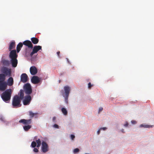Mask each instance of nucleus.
<instances>
[{"label":"nucleus","mask_w":154,"mask_h":154,"mask_svg":"<svg viewBox=\"0 0 154 154\" xmlns=\"http://www.w3.org/2000/svg\"><path fill=\"white\" fill-rule=\"evenodd\" d=\"M37 145L36 142L33 141L31 143V146L32 148H35L36 146H37Z\"/></svg>","instance_id":"29"},{"label":"nucleus","mask_w":154,"mask_h":154,"mask_svg":"<svg viewBox=\"0 0 154 154\" xmlns=\"http://www.w3.org/2000/svg\"><path fill=\"white\" fill-rule=\"evenodd\" d=\"M42 48V46H35L33 48L32 52L30 54V57H32L34 54L37 53L39 50H41Z\"/></svg>","instance_id":"7"},{"label":"nucleus","mask_w":154,"mask_h":154,"mask_svg":"<svg viewBox=\"0 0 154 154\" xmlns=\"http://www.w3.org/2000/svg\"><path fill=\"white\" fill-rule=\"evenodd\" d=\"M23 46V44L21 42H20L18 44L17 46V53L19 52Z\"/></svg>","instance_id":"18"},{"label":"nucleus","mask_w":154,"mask_h":154,"mask_svg":"<svg viewBox=\"0 0 154 154\" xmlns=\"http://www.w3.org/2000/svg\"><path fill=\"white\" fill-rule=\"evenodd\" d=\"M29 115L31 118H32L35 115H36L37 114V113H34L32 111H29Z\"/></svg>","instance_id":"27"},{"label":"nucleus","mask_w":154,"mask_h":154,"mask_svg":"<svg viewBox=\"0 0 154 154\" xmlns=\"http://www.w3.org/2000/svg\"><path fill=\"white\" fill-rule=\"evenodd\" d=\"M63 96L65 97V100L66 104H68V99L69 96H65L64 94H62Z\"/></svg>","instance_id":"28"},{"label":"nucleus","mask_w":154,"mask_h":154,"mask_svg":"<svg viewBox=\"0 0 154 154\" xmlns=\"http://www.w3.org/2000/svg\"><path fill=\"white\" fill-rule=\"evenodd\" d=\"M24 91L25 94L29 95L32 92V90L30 85L29 83H26L23 86Z\"/></svg>","instance_id":"4"},{"label":"nucleus","mask_w":154,"mask_h":154,"mask_svg":"<svg viewBox=\"0 0 154 154\" xmlns=\"http://www.w3.org/2000/svg\"><path fill=\"white\" fill-rule=\"evenodd\" d=\"M5 79L6 77L5 76V75L3 74H0V82H5Z\"/></svg>","instance_id":"20"},{"label":"nucleus","mask_w":154,"mask_h":154,"mask_svg":"<svg viewBox=\"0 0 154 154\" xmlns=\"http://www.w3.org/2000/svg\"><path fill=\"white\" fill-rule=\"evenodd\" d=\"M30 72L32 75H34L37 73L38 71L35 66H32L30 68Z\"/></svg>","instance_id":"15"},{"label":"nucleus","mask_w":154,"mask_h":154,"mask_svg":"<svg viewBox=\"0 0 154 154\" xmlns=\"http://www.w3.org/2000/svg\"><path fill=\"white\" fill-rule=\"evenodd\" d=\"M36 143H37V147H39L41 144V141L40 139H38L37 140H36L35 141Z\"/></svg>","instance_id":"25"},{"label":"nucleus","mask_w":154,"mask_h":154,"mask_svg":"<svg viewBox=\"0 0 154 154\" xmlns=\"http://www.w3.org/2000/svg\"><path fill=\"white\" fill-rule=\"evenodd\" d=\"M153 126V125H145L144 124H141L140 125V127H143L144 128H152Z\"/></svg>","instance_id":"24"},{"label":"nucleus","mask_w":154,"mask_h":154,"mask_svg":"<svg viewBox=\"0 0 154 154\" xmlns=\"http://www.w3.org/2000/svg\"><path fill=\"white\" fill-rule=\"evenodd\" d=\"M32 42L34 44H37L39 41V40L35 37H32L31 38Z\"/></svg>","instance_id":"19"},{"label":"nucleus","mask_w":154,"mask_h":154,"mask_svg":"<svg viewBox=\"0 0 154 154\" xmlns=\"http://www.w3.org/2000/svg\"><path fill=\"white\" fill-rule=\"evenodd\" d=\"M31 125H25L23 126L24 130L26 131H28L31 128Z\"/></svg>","instance_id":"22"},{"label":"nucleus","mask_w":154,"mask_h":154,"mask_svg":"<svg viewBox=\"0 0 154 154\" xmlns=\"http://www.w3.org/2000/svg\"><path fill=\"white\" fill-rule=\"evenodd\" d=\"M64 93H63V94H64L65 96H69L70 91V88L68 86H65L64 87Z\"/></svg>","instance_id":"12"},{"label":"nucleus","mask_w":154,"mask_h":154,"mask_svg":"<svg viewBox=\"0 0 154 154\" xmlns=\"http://www.w3.org/2000/svg\"><path fill=\"white\" fill-rule=\"evenodd\" d=\"M61 111L64 115H66L67 114V111L65 108H62L61 109Z\"/></svg>","instance_id":"26"},{"label":"nucleus","mask_w":154,"mask_h":154,"mask_svg":"<svg viewBox=\"0 0 154 154\" xmlns=\"http://www.w3.org/2000/svg\"><path fill=\"white\" fill-rule=\"evenodd\" d=\"M23 44L28 47L29 48H30L31 49L33 48V45L32 42L29 40H27L24 41L23 42Z\"/></svg>","instance_id":"10"},{"label":"nucleus","mask_w":154,"mask_h":154,"mask_svg":"<svg viewBox=\"0 0 154 154\" xmlns=\"http://www.w3.org/2000/svg\"><path fill=\"white\" fill-rule=\"evenodd\" d=\"M31 100V97L30 95H27L25 96L23 100V103L24 105H28Z\"/></svg>","instance_id":"6"},{"label":"nucleus","mask_w":154,"mask_h":154,"mask_svg":"<svg viewBox=\"0 0 154 154\" xmlns=\"http://www.w3.org/2000/svg\"><path fill=\"white\" fill-rule=\"evenodd\" d=\"M7 87L6 82H0V90L4 91L6 89Z\"/></svg>","instance_id":"11"},{"label":"nucleus","mask_w":154,"mask_h":154,"mask_svg":"<svg viewBox=\"0 0 154 154\" xmlns=\"http://www.w3.org/2000/svg\"><path fill=\"white\" fill-rule=\"evenodd\" d=\"M24 91L23 90H20V91L19 98L20 100H22L24 98Z\"/></svg>","instance_id":"21"},{"label":"nucleus","mask_w":154,"mask_h":154,"mask_svg":"<svg viewBox=\"0 0 154 154\" xmlns=\"http://www.w3.org/2000/svg\"><path fill=\"white\" fill-rule=\"evenodd\" d=\"M60 54V51H58L57 52V54L58 55V56L59 57V54Z\"/></svg>","instance_id":"41"},{"label":"nucleus","mask_w":154,"mask_h":154,"mask_svg":"<svg viewBox=\"0 0 154 154\" xmlns=\"http://www.w3.org/2000/svg\"><path fill=\"white\" fill-rule=\"evenodd\" d=\"M54 127L55 128H58V127H59V126L58 125H57V124H54Z\"/></svg>","instance_id":"35"},{"label":"nucleus","mask_w":154,"mask_h":154,"mask_svg":"<svg viewBox=\"0 0 154 154\" xmlns=\"http://www.w3.org/2000/svg\"><path fill=\"white\" fill-rule=\"evenodd\" d=\"M7 85L11 86L14 84V79L12 77H10L8 79L7 82H6Z\"/></svg>","instance_id":"16"},{"label":"nucleus","mask_w":154,"mask_h":154,"mask_svg":"<svg viewBox=\"0 0 154 154\" xmlns=\"http://www.w3.org/2000/svg\"><path fill=\"white\" fill-rule=\"evenodd\" d=\"M56 119V117H53V121H54Z\"/></svg>","instance_id":"42"},{"label":"nucleus","mask_w":154,"mask_h":154,"mask_svg":"<svg viewBox=\"0 0 154 154\" xmlns=\"http://www.w3.org/2000/svg\"><path fill=\"white\" fill-rule=\"evenodd\" d=\"M107 128L106 127H103V128H100V130H105Z\"/></svg>","instance_id":"36"},{"label":"nucleus","mask_w":154,"mask_h":154,"mask_svg":"<svg viewBox=\"0 0 154 154\" xmlns=\"http://www.w3.org/2000/svg\"><path fill=\"white\" fill-rule=\"evenodd\" d=\"M79 149L78 148H76L74 149L73 150V152L74 153H77L79 152Z\"/></svg>","instance_id":"30"},{"label":"nucleus","mask_w":154,"mask_h":154,"mask_svg":"<svg viewBox=\"0 0 154 154\" xmlns=\"http://www.w3.org/2000/svg\"><path fill=\"white\" fill-rule=\"evenodd\" d=\"M38 139V137L37 136H36L34 137V140H35V141H36V140H37Z\"/></svg>","instance_id":"38"},{"label":"nucleus","mask_w":154,"mask_h":154,"mask_svg":"<svg viewBox=\"0 0 154 154\" xmlns=\"http://www.w3.org/2000/svg\"><path fill=\"white\" fill-rule=\"evenodd\" d=\"M3 64L7 66H8L10 64V62L8 60H4L2 61Z\"/></svg>","instance_id":"23"},{"label":"nucleus","mask_w":154,"mask_h":154,"mask_svg":"<svg viewBox=\"0 0 154 154\" xmlns=\"http://www.w3.org/2000/svg\"><path fill=\"white\" fill-rule=\"evenodd\" d=\"M15 43L14 42H11L10 43L9 45V51H11V50L15 48Z\"/></svg>","instance_id":"17"},{"label":"nucleus","mask_w":154,"mask_h":154,"mask_svg":"<svg viewBox=\"0 0 154 154\" xmlns=\"http://www.w3.org/2000/svg\"><path fill=\"white\" fill-rule=\"evenodd\" d=\"M100 129H99V130L97 131V134H100Z\"/></svg>","instance_id":"39"},{"label":"nucleus","mask_w":154,"mask_h":154,"mask_svg":"<svg viewBox=\"0 0 154 154\" xmlns=\"http://www.w3.org/2000/svg\"><path fill=\"white\" fill-rule=\"evenodd\" d=\"M128 122H126V123L124 125V126H125V127H127L128 126Z\"/></svg>","instance_id":"40"},{"label":"nucleus","mask_w":154,"mask_h":154,"mask_svg":"<svg viewBox=\"0 0 154 154\" xmlns=\"http://www.w3.org/2000/svg\"><path fill=\"white\" fill-rule=\"evenodd\" d=\"M70 137H71V139L72 140H73L75 138V136L73 134H71L70 135Z\"/></svg>","instance_id":"33"},{"label":"nucleus","mask_w":154,"mask_h":154,"mask_svg":"<svg viewBox=\"0 0 154 154\" xmlns=\"http://www.w3.org/2000/svg\"><path fill=\"white\" fill-rule=\"evenodd\" d=\"M33 151L35 152H37L38 151V149L37 148L35 147L33 149Z\"/></svg>","instance_id":"32"},{"label":"nucleus","mask_w":154,"mask_h":154,"mask_svg":"<svg viewBox=\"0 0 154 154\" xmlns=\"http://www.w3.org/2000/svg\"><path fill=\"white\" fill-rule=\"evenodd\" d=\"M131 122L133 124H135L137 123V122L134 120H132Z\"/></svg>","instance_id":"37"},{"label":"nucleus","mask_w":154,"mask_h":154,"mask_svg":"<svg viewBox=\"0 0 154 154\" xmlns=\"http://www.w3.org/2000/svg\"><path fill=\"white\" fill-rule=\"evenodd\" d=\"M42 150L44 153H45L48 151V146L45 141H42Z\"/></svg>","instance_id":"8"},{"label":"nucleus","mask_w":154,"mask_h":154,"mask_svg":"<svg viewBox=\"0 0 154 154\" xmlns=\"http://www.w3.org/2000/svg\"><path fill=\"white\" fill-rule=\"evenodd\" d=\"M2 74L5 75V76H8L10 77L11 74V70L6 67H3L2 69Z\"/></svg>","instance_id":"5"},{"label":"nucleus","mask_w":154,"mask_h":154,"mask_svg":"<svg viewBox=\"0 0 154 154\" xmlns=\"http://www.w3.org/2000/svg\"><path fill=\"white\" fill-rule=\"evenodd\" d=\"M39 77L37 76H33L31 79L32 82L34 84H37L40 82Z\"/></svg>","instance_id":"14"},{"label":"nucleus","mask_w":154,"mask_h":154,"mask_svg":"<svg viewBox=\"0 0 154 154\" xmlns=\"http://www.w3.org/2000/svg\"><path fill=\"white\" fill-rule=\"evenodd\" d=\"M18 55L16 53L15 50H12L11 51L9 57L11 59L10 61L12 67H15L17 66L18 63L17 59Z\"/></svg>","instance_id":"1"},{"label":"nucleus","mask_w":154,"mask_h":154,"mask_svg":"<svg viewBox=\"0 0 154 154\" xmlns=\"http://www.w3.org/2000/svg\"><path fill=\"white\" fill-rule=\"evenodd\" d=\"M12 93L11 89H7L1 94V98L4 101L7 102L11 99Z\"/></svg>","instance_id":"2"},{"label":"nucleus","mask_w":154,"mask_h":154,"mask_svg":"<svg viewBox=\"0 0 154 154\" xmlns=\"http://www.w3.org/2000/svg\"><path fill=\"white\" fill-rule=\"evenodd\" d=\"M19 122L20 123H21L22 124L25 125H28L31 124L32 122L31 119H21L19 121Z\"/></svg>","instance_id":"9"},{"label":"nucleus","mask_w":154,"mask_h":154,"mask_svg":"<svg viewBox=\"0 0 154 154\" xmlns=\"http://www.w3.org/2000/svg\"><path fill=\"white\" fill-rule=\"evenodd\" d=\"M103 109V108L102 107H100L99 109L98 112L99 113L100 112L102 111Z\"/></svg>","instance_id":"34"},{"label":"nucleus","mask_w":154,"mask_h":154,"mask_svg":"<svg viewBox=\"0 0 154 154\" xmlns=\"http://www.w3.org/2000/svg\"><path fill=\"white\" fill-rule=\"evenodd\" d=\"M27 79L28 76L26 73H23L21 75L20 80L22 82L25 83L27 82Z\"/></svg>","instance_id":"13"},{"label":"nucleus","mask_w":154,"mask_h":154,"mask_svg":"<svg viewBox=\"0 0 154 154\" xmlns=\"http://www.w3.org/2000/svg\"><path fill=\"white\" fill-rule=\"evenodd\" d=\"M93 86V85L91 84L90 82H89L88 83V88L89 89H91V87Z\"/></svg>","instance_id":"31"},{"label":"nucleus","mask_w":154,"mask_h":154,"mask_svg":"<svg viewBox=\"0 0 154 154\" xmlns=\"http://www.w3.org/2000/svg\"><path fill=\"white\" fill-rule=\"evenodd\" d=\"M20 100L18 95H16L14 96L12 101V105L14 108L20 107L21 106Z\"/></svg>","instance_id":"3"},{"label":"nucleus","mask_w":154,"mask_h":154,"mask_svg":"<svg viewBox=\"0 0 154 154\" xmlns=\"http://www.w3.org/2000/svg\"><path fill=\"white\" fill-rule=\"evenodd\" d=\"M122 131L123 132V133H124V130L123 129H122Z\"/></svg>","instance_id":"43"}]
</instances>
